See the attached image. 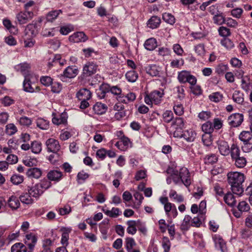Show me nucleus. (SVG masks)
<instances>
[{
    "instance_id": "obj_15",
    "label": "nucleus",
    "mask_w": 252,
    "mask_h": 252,
    "mask_svg": "<svg viewBox=\"0 0 252 252\" xmlns=\"http://www.w3.org/2000/svg\"><path fill=\"white\" fill-rule=\"evenodd\" d=\"M91 96V92L86 88L80 89L76 94V97L79 100H89Z\"/></svg>"
},
{
    "instance_id": "obj_32",
    "label": "nucleus",
    "mask_w": 252,
    "mask_h": 252,
    "mask_svg": "<svg viewBox=\"0 0 252 252\" xmlns=\"http://www.w3.org/2000/svg\"><path fill=\"white\" fill-rule=\"evenodd\" d=\"M190 73L187 70H182L178 73V79L181 83L187 82V80L190 75Z\"/></svg>"
},
{
    "instance_id": "obj_62",
    "label": "nucleus",
    "mask_w": 252,
    "mask_h": 252,
    "mask_svg": "<svg viewBox=\"0 0 252 252\" xmlns=\"http://www.w3.org/2000/svg\"><path fill=\"white\" fill-rule=\"evenodd\" d=\"M239 211L241 212H247L250 209L249 204L245 201H243L240 202L237 207Z\"/></svg>"
},
{
    "instance_id": "obj_50",
    "label": "nucleus",
    "mask_w": 252,
    "mask_h": 252,
    "mask_svg": "<svg viewBox=\"0 0 252 252\" xmlns=\"http://www.w3.org/2000/svg\"><path fill=\"white\" fill-rule=\"evenodd\" d=\"M163 20L167 23L173 25L175 23L174 16L170 13H164L162 14Z\"/></svg>"
},
{
    "instance_id": "obj_28",
    "label": "nucleus",
    "mask_w": 252,
    "mask_h": 252,
    "mask_svg": "<svg viewBox=\"0 0 252 252\" xmlns=\"http://www.w3.org/2000/svg\"><path fill=\"white\" fill-rule=\"evenodd\" d=\"M145 48L149 51L154 50L157 46V40L154 38H150L146 40L144 43Z\"/></svg>"
},
{
    "instance_id": "obj_18",
    "label": "nucleus",
    "mask_w": 252,
    "mask_h": 252,
    "mask_svg": "<svg viewBox=\"0 0 252 252\" xmlns=\"http://www.w3.org/2000/svg\"><path fill=\"white\" fill-rule=\"evenodd\" d=\"M184 122L183 119L181 117H176L172 122L171 127L176 131L182 130L184 128Z\"/></svg>"
},
{
    "instance_id": "obj_19",
    "label": "nucleus",
    "mask_w": 252,
    "mask_h": 252,
    "mask_svg": "<svg viewBox=\"0 0 252 252\" xmlns=\"http://www.w3.org/2000/svg\"><path fill=\"white\" fill-rule=\"evenodd\" d=\"M7 205L12 210H15L19 208L20 203L16 196L12 195L7 201Z\"/></svg>"
},
{
    "instance_id": "obj_25",
    "label": "nucleus",
    "mask_w": 252,
    "mask_h": 252,
    "mask_svg": "<svg viewBox=\"0 0 252 252\" xmlns=\"http://www.w3.org/2000/svg\"><path fill=\"white\" fill-rule=\"evenodd\" d=\"M102 211L105 215L111 218H117L122 214V212L119 208L115 207H113L111 210L103 209Z\"/></svg>"
},
{
    "instance_id": "obj_55",
    "label": "nucleus",
    "mask_w": 252,
    "mask_h": 252,
    "mask_svg": "<svg viewBox=\"0 0 252 252\" xmlns=\"http://www.w3.org/2000/svg\"><path fill=\"white\" fill-rule=\"evenodd\" d=\"M136 245L134 240L132 238H127L126 240V247L127 252H131L134 246Z\"/></svg>"
},
{
    "instance_id": "obj_29",
    "label": "nucleus",
    "mask_w": 252,
    "mask_h": 252,
    "mask_svg": "<svg viewBox=\"0 0 252 252\" xmlns=\"http://www.w3.org/2000/svg\"><path fill=\"white\" fill-rule=\"evenodd\" d=\"M27 249L22 243H16L11 248V252H27Z\"/></svg>"
},
{
    "instance_id": "obj_64",
    "label": "nucleus",
    "mask_w": 252,
    "mask_h": 252,
    "mask_svg": "<svg viewBox=\"0 0 252 252\" xmlns=\"http://www.w3.org/2000/svg\"><path fill=\"white\" fill-rule=\"evenodd\" d=\"M242 149L245 153H249L252 151V139L249 142H244Z\"/></svg>"
},
{
    "instance_id": "obj_22",
    "label": "nucleus",
    "mask_w": 252,
    "mask_h": 252,
    "mask_svg": "<svg viewBox=\"0 0 252 252\" xmlns=\"http://www.w3.org/2000/svg\"><path fill=\"white\" fill-rule=\"evenodd\" d=\"M160 19L157 16H153L147 22V26L154 29L158 28L160 23Z\"/></svg>"
},
{
    "instance_id": "obj_33",
    "label": "nucleus",
    "mask_w": 252,
    "mask_h": 252,
    "mask_svg": "<svg viewBox=\"0 0 252 252\" xmlns=\"http://www.w3.org/2000/svg\"><path fill=\"white\" fill-rule=\"evenodd\" d=\"M191 217L189 215H186L184 219L181 224V229L182 230L187 231L190 227L191 225Z\"/></svg>"
},
{
    "instance_id": "obj_56",
    "label": "nucleus",
    "mask_w": 252,
    "mask_h": 252,
    "mask_svg": "<svg viewBox=\"0 0 252 252\" xmlns=\"http://www.w3.org/2000/svg\"><path fill=\"white\" fill-rule=\"evenodd\" d=\"M227 64L223 63L219 64L216 67V72L218 74H223L225 72L228 70Z\"/></svg>"
},
{
    "instance_id": "obj_21",
    "label": "nucleus",
    "mask_w": 252,
    "mask_h": 252,
    "mask_svg": "<svg viewBox=\"0 0 252 252\" xmlns=\"http://www.w3.org/2000/svg\"><path fill=\"white\" fill-rule=\"evenodd\" d=\"M139 222V220L137 221L133 220L127 221L126 224L128 226L126 229L127 232L131 235L135 234L137 231L136 227Z\"/></svg>"
},
{
    "instance_id": "obj_52",
    "label": "nucleus",
    "mask_w": 252,
    "mask_h": 252,
    "mask_svg": "<svg viewBox=\"0 0 252 252\" xmlns=\"http://www.w3.org/2000/svg\"><path fill=\"white\" fill-rule=\"evenodd\" d=\"M162 247L164 252H169L171 247V242L167 237H163L161 241Z\"/></svg>"
},
{
    "instance_id": "obj_13",
    "label": "nucleus",
    "mask_w": 252,
    "mask_h": 252,
    "mask_svg": "<svg viewBox=\"0 0 252 252\" xmlns=\"http://www.w3.org/2000/svg\"><path fill=\"white\" fill-rule=\"evenodd\" d=\"M37 242V238L36 236L32 233L27 234L25 243L28 245L29 249L32 251Z\"/></svg>"
},
{
    "instance_id": "obj_35",
    "label": "nucleus",
    "mask_w": 252,
    "mask_h": 252,
    "mask_svg": "<svg viewBox=\"0 0 252 252\" xmlns=\"http://www.w3.org/2000/svg\"><path fill=\"white\" fill-rule=\"evenodd\" d=\"M224 202L230 206H233L236 204V201L234 195L230 192L227 193L224 196Z\"/></svg>"
},
{
    "instance_id": "obj_49",
    "label": "nucleus",
    "mask_w": 252,
    "mask_h": 252,
    "mask_svg": "<svg viewBox=\"0 0 252 252\" xmlns=\"http://www.w3.org/2000/svg\"><path fill=\"white\" fill-rule=\"evenodd\" d=\"M31 149L32 153L34 154H38L40 153L42 150L41 144L36 141L32 142Z\"/></svg>"
},
{
    "instance_id": "obj_7",
    "label": "nucleus",
    "mask_w": 252,
    "mask_h": 252,
    "mask_svg": "<svg viewBox=\"0 0 252 252\" xmlns=\"http://www.w3.org/2000/svg\"><path fill=\"white\" fill-rule=\"evenodd\" d=\"M46 146L48 152L57 153L61 149L59 142L54 138H49L47 140Z\"/></svg>"
},
{
    "instance_id": "obj_44",
    "label": "nucleus",
    "mask_w": 252,
    "mask_h": 252,
    "mask_svg": "<svg viewBox=\"0 0 252 252\" xmlns=\"http://www.w3.org/2000/svg\"><path fill=\"white\" fill-rule=\"evenodd\" d=\"M111 86L107 84H102L100 87V94H98L100 98H104L105 97L106 94L110 92Z\"/></svg>"
},
{
    "instance_id": "obj_47",
    "label": "nucleus",
    "mask_w": 252,
    "mask_h": 252,
    "mask_svg": "<svg viewBox=\"0 0 252 252\" xmlns=\"http://www.w3.org/2000/svg\"><path fill=\"white\" fill-rule=\"evenodd\" d=\"M233 160L235 161V165L239 168H243L247 163L246 158L243 156H239Z\"/></svg>"
},
{
    "instance_id": "obj_1",
    "label": "nucleus",
    "mask_w": 252,
    "mask_h": 252,
    "mask_svg": "<svg viewBox=\"0 0 252 252\" xmlns=\"http://www.w3.org/2000/svg\"><path fill=\"white\" fill-rule=\"evenodd\" d=\"M227 176L232 192L239 196H241L244 191L243 185L245 180L244 174L239 172H232L228 173Z\"/></svg>"
},
{
    "instance_id": "obj_11",
    "label": "nucleus",
    "mask_w": 252,
    "mask_h": 252,
    "mask_svg": "<svg viewBox=\"0 0 252 252\" xmlns=\"http://www.w3.org/2000/svg\"><path fill=\"white\" fill-rule=\"evenodd\" d=\"M131 144L129 139L126 136H123L120 141L117 142L115 146L121 151H125Z\"/></svg>"
},
{
    "instance_id": "obj_45",
    "label": "nucleus",
    "mask_w": 252,
    "mask_h": 252,
    "mask_svg": "<svg viewBox=\"0 0 252 252\" xmlns=\"http://www.w3.org/2000/svg\"><path fill=\"white\" fill-rule=\"evenodd\" d=\"M202 130L205 133L211 134L214 129L213 127V123L210 121H207L202 125Z\"/></svg>"
},
{
    "instance_id": "obj_61",
    "label": "nucleus",
    "mask_w": 252,
    "mask_h": 252,
    "mask_svg": "<svg viewBox=\"0 0 252 252\" xmlns=\"http://www.w3.org/2000/svg\"><path fill=\"white\" fill-rule=\"evenodd\" d=\"M23 163L25 165L27 166L33 167L36 166L37 161L35 158H27L23 160Z\"/></svg>"
},
{
    "instance_id": "obj_54",
    "label": "nucleus",
    "mask_w": 252,
    "mask_h": 252,
    "mask_svg": "<svg viewBox=\"0 0 252 252\" xmlns=\"http://www.w3.org/2000/svg\"><path fill=\"white\" fill-rule=\"evenodd\" d=\"M18 121L21 125L27 126H30L32 123V120L26 116L20 117Z\"/></svg>"
},
{
    "instance_id": "obj_2",
    "label": "nucleus",
    "mask_w": 252,
    "mask_h": 252,
    "mask_svg": "<svg viewBox=\"0 0 252 252\" xmlns=\"http://www.w3.org/2000/svg\"><path fill=\"white\" fill-rule=\"evenodd\" d=\"M167 172L171 174V176L175 184H178L180 181L186 187H189L191 184L190 173L186 167H182L179 172L177 170H174L172 168H169Z\"/></svg>"
},
{
    "instance_id": "obj_41",
    "label": "nucleus",
    "mask_w": 252,
    "mask_h": 252,
    "mask_svg": "<svg viewBox=\"0 0 252 252\" xmlns=\"http://www.w3.org/2000/svg\"><path fill=\"white\" fill-rule=\"evenodd\" d=\"M17 131V128L14 124L10 123L5 126V132L8 135H13L16 133Z\"/></svg>"
},
{
    "instance_id": "obj_59",
    "label": "nucleus",
    "mask_w": 252,
    "mask_h": 252,
    "mask_svg": "<svg viewBox=\"0 0 252 252\" xmlns=\"http://www.w3.org/2000/svg\"><path fill=\"white\" fill-rule=\"evenodd\" d=\"M202 141L205 146H210L212 143L211 134L204 133L203 134L202 136Z\"/></svg>"
},
{
    "instance_id": "obj_40",
    "label": "nucleus",
    "mask_w": 252,
    "mask_h": 252,
    "mask_svg": "<svg viewBox=\"0 0 252 252\" xmlns=\"http://www.w3.org/2000/svg\"><path fill=\"white\" fill-rule=\"evenodd\" d=\"M218 161V157L215 154L206 155L204 158V162L206 164H213Z\"/></svg>"
},
{
    "instance_id": "obj_48",
    "label": "nucleus",
    "mask_w": 252,
    "mask_h": 252,
    "mask_svg": "<svg viewBox=\"0 0 252 252\" xmlns=\"http://www.w3.org/2000/svg\"><path fill=\"white\" fill-rule=\"evenodd\" d=\"M225 19L222 13L217 14L213 18L214 23L218 25L224 24Z\"/></svg>"
},
{
    "instance_id": "obj_51",
    "label": "nucleus",
    "mask_w": 252,
    "mask_h": 252,
    "mask_svg": "<svg viewBox=\"0 0 252 252\" xmlns=\"http://www.w3.org/2000/svg\"><path fill=\"white\" fill-rule=\"evenodd\" d=\"M194 50L197 55L203 57L205 54V45L204 44L200 43L195 46Z\"/></svg>"
},
{
    "instance_id": "obj_8",
    "label": "nucleus",
    "mask_w": 252,
    "mask_h": 252,
    "mask_svg": "<svg viewBox=\"0 0 252 252\" xmlns=\"http://www.w3.org/2000/svg\"><path fill=\"white\" fill-rule=\"evenodd\" d=\"M87 39V36L82 32H74L73 34L70 35L68 38L69 41L73 43L84 42Z\"/></svg>"
},
{
    "instance_id": "obj_17",
    "label": "nucleus",
    "mask_w": 252,
    "mask_h": 252,
    "mask_svg": "<svg viewBox=\"0 0 252 252\" xmlns=\"http://www.w3.org/2000/svg\"><path fill=\"white\" fill-rule=\"evenodd\" d=\"M67 115L66 113H63L57 116H54L52 118L53 124L59 125L64 124L67 122Z\"/></svg>"
},
{
    "instance_id": "obj_14",
    "label": "nucleus",
    "mask_w": 252,
    "mask_h": 252,
    "mask_svg": "<svg viewBox=\"0 0 252 252\" xmlns=\"http://www.w3.org/2000/svg\"><path fill=\"white\" fill-rule=\"evenodd\" d=\"M28 191L32 196L36 199L38 198L44 191L43 190L40 189L37 184L31 188L29 187Z\"/></svg>"
},
{
    "instance_id": "obj_9",
    "label": "nucleus",
    "mask_w": 252,
    "mask_h": 252,
    "mask_svg": "<svg viewBox=\"0 0 252 252\" xmlns=\"http://www.w3.org/2000/svg\"><path fill=\"white\" fill-rule=\"evenodd\" d=\"M218 149L220 154L224 156L229 155L230 154V148L227 143L225 141L220 140L217 142Z\"/></svg>"
},
{
    "instance_id": "obj_6",
    "label": "nucleus",
    "mask_w": 252,
    "mask_h": 252,
    "mask_svg": "<svg viewBox=\"0 0 252 252\" xmlns=\"http://www.w3.org/2000/svg\"><path fill=\"white\" fill-rule=\"evenodd\" d=\"M33 16V13L32 11H25L19 13L16 18L19 24L23 25L31 20Z\"/></svg>"
},
{
    "instance_id": "obj_57",
    "label": "nucleus",
    "mask_w": 252,
    "mask_h": 252,
    "mask_svg": "<svg viewBox=\"0 0 252 252\" xmlns=\"http://www.w3.org/2000/svg\"><path fill=\"white\" fill-rule=\"evenodd\" d=\"M209 97L211 101L218 102L222 100L223 95L219 92H216L210 94Z\"/></svg>"
},
{
    "instance_id": "obj_20",
    "label": "nucleus",
    "mask_w": 252,
    "mask_h": 252,
    "mask_svg": "<svg viewBox=\"0 0 252 252\" xmlns=\"http://www.w3.org/2000/svg\"><path fill=\"white\" fill-rule=\"evenodd\" d=\"M150 94L151 98L153 99L154 103L155 104H158L160 103L161 98L164 94L163 91H159L155 90Z\"/></svg>"
},
{
    "instance_id": "obj_5",
    "label": "nucleus",
    "mask_w": 252,
    "mask_h": 252,
    "mask_svg": "<svg viewBox=\"0 0 252 252\" xmlns=\"http://www.w3.org/2000/svg\"><path fill=\"white\" fill-rule=\"evenodd\" d=\"M244 120L242 114L234 113L228 118V123L231 127H236L240 126Z\"/></svg>"
},
{
    "instance_id": "obj_34",
    "label": "nucleus",
    "mask_w": 252,
    "mask_h": 252,
    "mask_svg": "<svg viewBox=\"0 0 252 252\" xmlns=\"http://www.w3.org/2000/svg\"><path fill=\"white\" fill-rule=\"evenodd\" d=\"M53 246V241L50 239H46L43 241L42 247L43 250L42 252H53V251L51 249Z\"/></svg>"
},
{
    "instance_id": "obj_36",
    "label": "nucleus",
    "mask_w": 252,
    "mask_h": 252,
    "mask_svg": "<svg viewBox=\"0 0 252 252\" xmlns=\"http://www.w3.org/2000/svg\"><path fill=\"white\" fill-rule=\"evenodd\" d=\"M169 196L170 198L173 199L175 201L178 203L182 202L184 200L183 196L181 194H177V192L173 189L170 190Z\"/></svg>"
},
{
    "instance_id": "obj_23",
    "label": "nucleus",
    "mask_w": 252,
    "mask_h": 252,
    "mask_svg": "<svg viewBox=\"0 0 252 252\" xmlns=\"http://www.w3.org/2000/svg\"><path fill=\"white\" fill-rule=\"evenodd\" d=\"M62 176V173L58 170L50 171L47 174V177L49 180L56 182L59 181Z\"/></svg>"
},
{
    "instance_id": "obj_27",
    "label": "nucleus",
    "mask_w": 252,
    "mask_h": 252,
    "mask_svg": "<svg viewBox=\"0 0 252 252\" xmlns=\"http://www.w3.org/2000/svg\"><path fill=\"white\" fill-rule=\"evenodd\" d=\"M61 13H62V10L61 9L51 11L49 12L46 15V20L48 22H52Z\"/></svg>"
},
{
    "instance_id": "obj_58",
    "label": "nucleus",
    "mask_w": 252,
    "mask_h": 252,
    "mask_svg": "<svg viewBox=\"0 0 252 252\" xmlns=\"http://www.w3.org/2000/svg\"><path fill=\"white\" fill-rule=\"evenodd\" d=\"M89 175L84 171L79 172L77 176V180L79 184L83 183L88 177Z\"/></svg>"
},
{
    "instance_id": "obj_39",
    "label": "nucleus",
    "mask_w": 252,
    "mask_h": 252,
    "mask_svg": "<svg viewBox=\"0 0 252 252\" xmlns=\"http://www.w3.org/2000/svg\"><path fill=\"white\" fill-rule=\"evenodd\" d=\"M239 137L243 143L249 142V141L252 140V133L250 131H243L241 132Z\"/></svg>"
},
{
    "instance_id": "obj_26",
    "label": "nucleus",
    "mask_w": 252,
    "mask_h": 252,
    "mask_svg": "<svg viewBox=\"0 0 252 252\" xmlns=\"http://www.w3.org/2000/svg\"><path fill=\"white\" fill-rule=\"evenodd\" d=\"M148 74L152 76H158L160 74V67L156 65H151L146 68Z\"/></svg>"
},
{
    "instance_id": "obj_63",
    "label": "nucleus",
    "mask_w": 252,
    "mask_h": 252,
    "mask_svg": "<svg viewBox=\"0 0 252 252\" xmlns=\"http://www.w3.org/2000/svg\"><path fill=\"white\" fill-rule=\"evenodd\" d=\"M220 35L223 37H227L230 35V30L225 27H220L218 30Z\"/></svg>"
},
{
    "instance_id": "obj_12",
    "label": "nucleus",
    "mask_w": 252,
    "mask_h": 252,
    "mask_svg": "<svg viewBox=\"0 0 252 252\" xmlns=\"http://www.w3.org/2000/svg\"><path fill=\"white\" fill-rule=\"evenodd\" d=\"M107 106L100 102H97L94 105L93 109L94 114L97 115H102L107 110Z\"/></svg>"
},
{
    "instance_id": "obj_24",
    "label": "nucleus",
    "mask_w": 252,
    "mask_h": 252,
    "mask_svg": "<svg viewBox=\"0 0 252 252\" xmlns=\"http://www.w3.org/2000/svg\"><path fill=\"white\" fill-rule=\"evenodd\" d=\"M196 136V133L192 129H189L183 132L181 137H183L188 142H193Z\"/></svg>"
},
{
    "instance_id": "obj_37",
    "label": "nucleus",
    "mask_w": 252,
    "mask_h": 252,
    "mask_svg": "<svg viewBox=\"0 0 252 252\" xmlns=\"http://www.w3.org/2000/svg\"><path fill=\"white\" fill-rule=\"evenodd\" d=\"M125 76L127 80L131 83L135 82L138 77V73L133 70L127 71Z\"/></svg>"
},
{
    "instance_id": "obj_46",
    "label": "nucleus",
    "mask_w": 252,
    "mask_h": 252,
    "mask_svg": "<svg viewBox=\"0 0 252 252\" xmlns=\"http://www.w3.org/2000/svg\"><path fill=\"white\" fill-rule=\"evenodd\" d=\"M52 63H51L50 62H49V65L51 66L56 65L57 64H60L61 65H63L66 63V61L64 59H62L60 55H56L54 56L52 60Z\"/></svg>"
},
{
    "instance_id": "obj_16",
    "label": "nucleus",
    "mask_w": 252,
    "mask_h": 252,
    "mask_svg": "<svg viewBox=\"0 0 252 252\" xmlns=\"http://www.w3.org/2000/svg\"><path fill=\"white\" fill-rule=\"evenodd\" d=\"M41 175L42 171L41 169L36 167L29 168L26 172V175L29 178L38 179L41 177Z\"/></svg>"
},
{
    "instance_id": "obj_42",
    "label": "nucleus",
    "mask_w": 252,
    "mask_h": 252,
    "mask_svg": "<svg viewBox=\"0 0 252 252\" xmlns=\"http://www.w3.org/2000/svg\"><path fill=\"white\" fill-rule=\"evenodd\" d=\"M232 99L236 103L241 104L244 102L243 94L239 91H235L233 94Z\"/></svg>"
},
{
    "instance_id": "obj_30",
    "label": "nucleus",
    "mask_w": 252,
    "mask_h": 252,
    "mask_svg": "<svg viewBox=\"0 0 252 252\" xmlns=\"http://www.w3.org/2000/svg\"><path fill=\"white\" fill-rule=\"evenodd\" d=\"M240 150L236 144H233L231 146L230 148V154L233 160L240 156Z\"/></svg>"
},
{
    "instance_id": "obj_31",
    "label": "nucleus",
    "mask_w": 252,
    "mask_h": 252,
    "mask_svg": "<svg viewBox=\"0 0 252 252\" xmlns=\"http://www.w3.org/2000/svg\"><path fill=\"white\" fill-rule=\"evenodd\" d=\"M36 126L39 128L46 130L49 127V122L42 118H38L36 121Z\"/></svg>"
},
{
    "instance_id": "obj_60",
    "label": "nucleus",
    "mask_w": 252,
    "mask_h": 252,
    "mask_svg": "<svg viewBox=\"0 0 252 252\" xmlns=\"http://www.w3.org/2000/svg\"><path fill=\"white\" fill-rule=\"evenodd\" d=\"M221 44L227 49H232L234 45L233 42L229 38H224L221 40Z\"/></svg>"
},
{
    "instance_id": "obj_10",
    "label": "nucleus",
    "mask_w": 252,
    "mask_h": 252,
    "mask_svg": "<svg viewBox=\"0 0 252 252\" xmlns=\"http://www.w3.org/2000/svg\"><path fill=\"white\" fill-rule=\"evenodd\" d=\"M24 90L29 93H33L35 91H39V87L35 86V84H32L28 76L25 77L23 82Z\"/></svg>"
},
{
    "instance_id": "obj_4",
    "label": "nucleus",
    "mask_w": 252,
    "mask_h": 252,
    "mask_svg": "<svg viewBox=\"0 0 252 252\" xmlns=\"http://www.w3.org/2000/svg\"><path fill=\"white\" fill-rule=\"evenodd\" d=\"M98 69V65L94 62H87L83 66L82 74L84 77H89L95 74Z\"/></svg>"
},
{
    "instance_id": "obj_53",
    "label": "nucleus",
    "mask_w": 252,
    "mask_h": 252,
    "mask_svg": "<svg viewBox=\"0 0 252 252\" xmlns=\"http://www.w3.org/2000/svg\"><path fill=\"white\" fill-rule=\"evenodd\" d=\"M162 118L164 122L169 123L173 119V113L171 110H166L163 113Z\"/></svg>"
},
{
    "instance_id": "obj_38",
    "label": "nucleus",
    "mask_w": 252,
    "mask_h": 252,
    "mask_svg": "<svg viewBox=\"0 0 252 252\" xmlns=\"http://www.w3.org/2000/svg\"><path fill=\"white\" fill-rule=\"evenodd\" d=\"M32 195L28 192L22 194L19 198L23 203L31 204L33 202V200L32 199Z\"/></svg>"
},
{
    "instance_id": "obj_3",
    "label": "nucleus",
    "mask_w": 252,
    "mask_h": 252,
    "mask_svg": "<svg viewBox=\"0 0 252 252\" xmlns=\"http://www.w3.org/2000/svg\"><path fill=\"white\" fill-rule=\"evenodd\" d=\"M79 70L75 66H68L63 71V74L60 75V78L62 81H65L66 78H73L78 74Z\"/></svg>"
},
{
    "instance_id": "obj_43",
    "label": "nucleus",
    "mask_w": 252,
    "mask_h": 252,
    "mask_svg": "<svg viewBox=\"0 0 252 252\" xmlns=\"http://www.w3.org/2000/svg\"><path fill=\"white\" fill-rule=\"evenodd\" d=\"M24 177L23 175L17 174H13L10 178V181L15 185H18L24 181Z\"/></svg>"
}]
</instances>
